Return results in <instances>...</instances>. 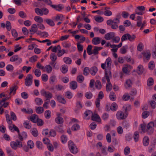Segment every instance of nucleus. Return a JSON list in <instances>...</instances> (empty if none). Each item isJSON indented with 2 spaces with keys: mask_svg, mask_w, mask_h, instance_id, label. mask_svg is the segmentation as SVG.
I'll return each mask as SVG.
<instances>
[{
  "mask_svg": "<svg viewBox=\"0 0 156 156\" xmlns=\"http://www.w3.org/2000/svg\"><path fill=\"white\" fill-rule=\"evenodd\" d=\"M77 87V84L76 82L75 81H73L70 84V87L73 90L76 89Z\"/></svg>",
  "mask_w": 156,
  "mask_h": 156,
  "instance_id": "nucleus-24",
  "label": "nucleus"
},
{
  "mask_svg": "<svg viewBox=\"0 0 156 156\" xmlns=\"http://www.w3.org/2000/svg\"><path fill=\"white\" fill-rule=\"evenodd\" d=\"M63 61L66 64L68 65L70 64L72 62L71 58L67 57L63 58Z\"/></svg>",
  "mask_w": 156,
  "mask_h": 156,
  "instance_id": "nucleus-28",
  "label": "nucleus"
},
{
  "mask_svg": "<svg viewBox=\"0 0 156 156\" xmlns=\"http://www.w3.org/2000/svg\"><path fill=\"white\" fill-rule=\"evenodd\" d=\"M128 33L125 34L122 36L121 38V41L122 42H123L124 41L128 40Z\"/></svg>",
  "mask_w": 156,
  "mask_h": 156,
  "instance_id": "nucleus-52",
  "label": "nucleus"
},
{
  "mask_svg": "<svg viewBox=\"0 0 156 156\" xmlns=\"http://www.w3.org/2000/svg\"><path fill=\"white\" fill-rule=\"evenodd\" d=\"M149 138L147 136H145L143 140V144L144 146H146L148 145L149 144Z\"/></svg>",
  "mask_w": 156,
  "mask_h": 156,
  "instance_id": "nucleus-29",
  "label": "nucleus"
},
{
  "mask_svg": "<svg viewBox=\"0 0 156 156\" xmlns=\"http://www.w3.org/2000/svg\"><path fill=\"white\" fill-rule=\"evenodd\" d=\"M57 81L56 77L55 75H53L51 76L49 78V82L51 84H53L54 83Z\"/></svg>",
  "mask_w": 156,
  "mask_h": 156,
  "instance_id": "nucleus-22",
  "label": "nucleus"
},
{
  "mask_svg": "<svg viewBox=\"0 0 156 156\" xmlns=\"http://www.w3.org/2000/svg\"><path fill=\"white\" fill-rule=\"evenodd\" d=\"M79 121L75 119H73L71 121V123L73 125L72 127V129L74 131H76L79 130L80 128V126L78 124Z\"/></svg>",
  "mask_w": 156,
  "mask_h": 156,
  "instance_id": "nucleus-6",
  "label": "nucleus"
},
{
  "mask_svg": "<svg viewBox=\"0 0 156 156\" xmlns=\"http://www.w3.org/2000/svg\"><path fill=\"white\" fill-rule=\"evenodd\" d=\"M76 79L78 82L81 83L83 81L84 77L82 75H79L77 77Z\"/></svg>",
  "mask_w": 156,
  "mask_h": 156,
  "instance_id": "nucleus-55",
  "label": "nucleus"
},
{
  "mask_svg": "<svg viewBox=\"0 0 156 156\" xmlns=\"http://www.w3.org/2000/svg\"><path fill=\"white\" fill-rule=\"evenodd\" d=\"M73 94L70 91H68L65 93V96L69 99H71L73 97Z\"/></svg>",
  "mask_w": 156,
  "mask_h": 156,
  "instance_id": "nucleus-57",
  "label": "nucleus"
},
{
  "mask_svg": "<svg viewBox=\"0 0 156 156\" xmlns=\"http://www.w3.org/2000/svg\"><path fill=\"white\" fill-rule=\"evenodd\" d=\"M130 151V149L129 147H126L125 148L124 150V152L125 155H128L129 154Z\"/></svg>",
  "mask_w": 156,
  "mask_h": 156,
  "instance_id": "nucleus-54",
  "label": "nucleus"
},
{
  "mask_svg": "<svg viewBox=\"0 0 156 156\" xmlns=\"http://www.w3.org/2000/svg\"><path fill=\"white\" fill-rule=\"evenodd\" d=\"M61 70L63 73H65L68 70V67L66 65H63L61 68Z\"/></svg>",
  "mask_w": 156,
  "mask_h": 156,
  "instance_id": "nucleus-30",
  "label": "nucleus"
},
{
  "mask_svg": "<svg viewBox=\"0 0 156 156\" xmlns=\"http://www.w3.org/2000/svg\"><path fill=\"white\" fill-rule=\"evenodd\" d=\"M10 146L13 149L16 150L18 147H22L23 146L22 142L21 141L16 140L15 142H10Z\"/></svg>",
  "mask_w": 156,
  "mask_h": 156,
  "instance_id": "nucleus-3",
  "label": "nucleus"
},
{
  "mask_svg": "<svg viewBox=\"0 0 156 156\" xmlns=\"http://www.w3.org/2000/svg\"><path fill=\"white\" fill-rule=\"evenodd\" d=\"M118 108V106L115 103H113L111 105L110 108L113 111H116Z\"/></svg>",
  "mask_w": 156,
  "mask_h": 156,
  "instance_id": "nucleus-46",
  "label": "nucleus"
},
{
  "mask_svg": "<svg viewBox=\"0 0 156 156\" xmlns=\"http://www.w3.org/2000/svg\"><path fill=\"white\" fill-rule=\"evenodd\" d=\"M154 131V127L149 123L147 124L146 126V129L145 132L149 135H152Z\"/></svg>",
  "mask_w": 156,
  "mask_h": 156,
  "instance_id": "nucleus-10",
  "label": "nucleus"
},
{
  "mask_svg": "<svg viewBox=\"0 0 156 156\" xmlns=\"http://www.w3.org/2000/svg\"><path fill=\"white\" fill-rule=\"evenodd\" d=\"M23 126L25 128L29 129L31 128V124L28 121H25L23 123Z\"/></svg>",
  "mask_w": 156,
  "mask_h": 156,
  "instance_id": "nucleus-31",
  "label": "nucleus"
},
{
  "mask_svg": "<svg viewBox=\"0 0 156 156\" xmlns=\"http://www.w3.org/2000/svg\"><path fill=\"white\" fill-rule=\"evenodd\" d=\"M34 20L37 22L38 23H41L43 22V18L39 16H36L34 18Z\"/></svg>",
  "mask_w": 156,
  "mask_h": 156,
  "instance_id": "nucleus-32",
  "label": "nucleus"
},
{
  "mask_svg": "<svg viewBox=\"0 0 156 156\" xmlns=\"http://www.w3.org/2000/svg\"><path fill=\"white\" fill-rule=\"evenodd\" d=\"M33 77L31 74H28L25 80V84L26 86H31L33 83Z\"/></svg>",
  "mask_w": 156,
  "mask_h": 156,
  "instance_id": "nucleus-5",
  "label": "nucleus"
},
{
  "mask_svg": "<svg viewBox=\"0 0 156 156\" xmlns=\"http://www.w3.org/2000/svg\"><path fill=\"white\" fill-rule=\"evenodd\" d=\"M95 86L96 88L97 89H101V82L99 80H97L95 83Z\"/></svg>",
  "mask_w": 156,
  "mask_h": 156,
  "instance_id": "nucleus-49",
  "label": "nucleus"
},
{
  "mask_svg": "<svg viewBox=\"0 0 156 156\" xmlns=\"http://www.w3.org/2000/svg\"><path fill=\"white\" fill-rule=\"evenodd\" d=\"M37 147L40 150H42L43 149L44 147L42 143L40 141H37L36 143Z\"/></svg>",
  "mask_w": 156,
  "mask_h": 156,
  "instance_id": "nucleus-37",
  "label": "nucleus"
},
{
  "mask_svg": "<svg viewBox=\"0 0 156 156\" xmlns=\"http://www.w3.org/2000/svg\"><path fill=\"white\" fill-rule=\"evenodd\" d=\"M95 20L98 23L102 22L104 20V18L103 17L99 16L96 17L95 18Z\"/></svg>",
  "mask_w": 156,
  "mask_h": 156,
  "instance_id": "nucleus-63",
  "label": "nucleus"
},
{
  "mask_svg": "<svg viewBox=\"0 0 156 156\" xmlns=\"http://www.w3.org/2000/svg\"><path fill=\"white\" fill-rule=\"evenodd\" d=\"M9 129L12 132L16 131L18 133H19V128L15 125L12 124V123L11 124H9Z\"/></svg>",
  "mask_w": 156,
  "mask_h": 156,
  "instance_id": "nucleus-14",
  "label": "nucleus"
},
{
  "mask_svg": "<svg viewBox=\"0 0 156 156\" xmlns=\"http://www.w3.org/2000/svg\"><path fill=\"white\" fill-rule=\"evenodd\" d=\"M132 68V66L129 65H126L122 68V71L123 72L126 74L128 73L130 70Z\"/></svg>",
  "mask_w": 156,
  "mask_h": 156,
  "instance_id": "nucleus-11",
  "label": "nucleus"
},
{
  "mask_svg": "<svg viewBox=\"0 0 156 156\" xmlns=\"http://www.w3.org/2000/svg\"><path fill=\"white\" fill-rule=\"evenodd\" d=\"M5 27L8 31H10L11 30L12 28L11 25L9 21H7L6 22Z\"/></svg>",
  "mask_w": 156,
  "mask_h": 156,
  "instance_id": "nucleus-50",
  "label": "nucleus"
},
{
  "mask_svg": "<svg viewBox=\"0 0 156 156\" xmlns=\"http://www.w3.org/2000/svg\"><path fill=\"white\" fill-rule=\"evenodd\" d=\"M85 97L88 99H90L92 98L93 94L90 92H87L85 93Z\"/></svg>",
  "mask_w": 156,
  "mask_h": 156,
  "instance_id": "nucleus-51",
  "label": "nucleus"
},
{
  "mask_svg": "<svg viewBox=\"0 0 156 156\" xmlns=\"http://www.w3.org/2000/svg\"><path fill=\"white\" fill-rule=\"evenodd\" d=\"M111 77L112 74L110 70L106 71L105 73V76L102 79V82L103 83H105L106 80L107 83H109L110 82V78Z\"/></svg>",
  "mask_w": 156,
  "mask_h": 156,
  "instance_id": "nucleus-8",
  "label": "nucleus"
},
{
  "mask_svg": "<svg viewBox=\"0 0 156 156\" xmlns=\"http://www.w3.org/2000/svg\"><path fill=\"white\" fill-rule=\"evenodd\" d=\"M128 48V46L127 45L123 46L120 49V52L122 54L126 53V50Z\"/></svg>",
  "mask_w": 156,
  "mask_h": 156,
  "instance_id": "nucleus-33",
  "label": "nucleus"
},
{
  "mask_svg": "<svg viewBox=\"0 0 156 156\" xmlns=\"http://www.w3.org/2000/svg\"><path fill=\"white\" fill-rule=\"evenodd\" d=\"M41 77L42 80L44 82H46L48 80V76L45 74H43L41 76Z\"/></svg>",
  "mask_w": 156,
  "mask_h": 156,
  "instance_id": "nucleus-56",
  "label": "nucleus"
},
{
  "mask_svg": "<svg viewBox=\"0 0 156 156\" xmlns=\"http://www.w3.org/2000/svg\"><path fill=\"white\" fill-rule=\"evenodd\" d=\"M37 27L36 24H33L31 26V29L30 30V32L31 33V34H33L36 32L37 30Z\"/></svg>",
  "mask_w": 156,
  "mask_h": 156,
  "instance_id": "nucleus-20",
  "label": "nucleus"
},
{
  "mask_svg": "<svg viewBox=\"0 0 156 156\" xmlns=\"http://www.w3.org/2000/svg\"><path fill=\"white\" fill-rule=\"evenodd\" d=\"M34 10L37 15L40 16L43 15L42 8L41 9L38 8H36Z\"/></svg>",
  "mask_w": 156,
  "mask_h": 156,
  "instance_id": "nucleus-44",
  "label": "nucleus"
},
{
  "mask_svg": "<svg viewBox=\"0 0 156 156\" xmlns=\"http://www.w3.org/2000/svg\"><path fill=\"white\" fill-rule=\"evenodd\" d=\"M37 34L40 35L42 37H47L48 36V34L47 32H38L37 33Z\"/></svg>",
  "mask_w": 156,
  "mask_h": 156,
  "instance_id": "nucleus-48",
  "label": "nucleus"
},
{
  "mask_svg": "<svg viewBox=\"0 0 156 156\" xmlns=\"http://www.w3.org/2000/svg\"><path fill=\"white\" fill-rule=\"evenodd\" d=\"M112 40L113 43H117L120 41V38L119 36H114Z\"/></svg>",
  "mask_w": 156,
  "mask_h": 156,
  "instance_id": "nucleus-47",
  "label": "nucleus"
},
{
  "mask_svg": "<svg viewBox=\"0 0 156 156\" xmlns=\"http://www.w3.org/2000/svg\"><path fill=\"white\" fill-rule=\"evenodd\" d=\"M105 63L107 68H110L112 64V60L111 58L109 57L107 58Z\"/></svg>",
  "mask_w": 156,
  "mask_h": 156,
  "instance_id": "nucleus-27",
  "label": "nucleus"
},
{
  "mask_svg": "<svg viewBox=\"0 0 156 156\" xmlns=\"http://www.w3.org/2000/svg\"><path fill=\"white\" fill-rule=\"evenodd\" d=\"M45 21L48 25L51 26H54L55 25L54 21L52 20L47 19L45 20Z\"/></svg>",
  "mask_w": 156,
  "mask_h": 156,
  "instance_id": "nucleus-42",
  "label": "nucleus"
},
{
  "mask_svg": "<svg viewBox=\"0 0 156 156\" xmlns=\"http://www.w3.org/2000/svg\"><path fill=\"white\" fill-rule=\"evenodd\" d=\"M68 145L70 152L74 154H76L78 152V150L75 144L72 141H69Z\"/></svg>",
  "mask_w": 156,
  "mask_h": 156,
  "instance_id": "nucleus-2",
  "label": "nucleus"
},
{
  "mask_svg": "<svg viewBox=\"0 0 156 156\" xmlns=\"http://www.w3.org/2000/svg\"><path fill=\"white\" fill-rule=\"evenodd\" d=\"M101 117L103 120L106 121L109 118V115L107 113H104L102 114Z\"/></svg>",
  "mask_w": 156,
  "mask_h": 156,
  "instance_id": "nucleus-62",
  "label": "nucleus"
},
{
  "mask_svg": "<svg viewBox=\"0 0 156 156\" xmlns=\"http://www.w3.org/2000/svg\"><path fill=\"white\" fill-rule=\"evenodd\" d=\"M50 58L52 61L55 62L57 59V55L55 53H52L50 55Z\"/></svg>",
  "mask_w": 156,
  "mask_h": 156,
  "instance_id": "nucleus-45",
  "label": "nucleus"
},
{
  "mask_svg": "<svg viewBox=\"0 0 156 156\" xmlns=\"http://www.w3.org/2000/svg\"><path fill=\"white\" fill-rule=\"evenodd\" d=\"M128 40L130 41H133L136 38V36L134 35H131L129 34H128Z\"/></svg>",
  "mask_w": 156,
  "mask_h": 156,
  "instance_id": "nucleus-64",
  "label": "nucleus"
},
{
  "mask_svg": "<svg viewBox=\"0 0 156 156\" xmlns=\"http://www.w3.org/2000/svg\"><path fill=\"white\" fill-rule=\"evenodd\" d=\"M91 119L94 121H97L98 122H101V119L99 115L97 114H91Z\"/></svg>",
  "mask_w": 156,
  "mask_h": 156,
  "instance_id": "nucleus-13",
  "label": "nucleus"
},
{
  "mask_svg": "<svg viewBox=\"0 0 156 156\" xmlns=\"http://www.w3.org/2000/svg\"><path fill=\"white\" fill-rule=\"evenodd\" d=\"M27 145L30 149H32L34 147V144L33 141L29 140L27 142Z\"/></svg>",
  "mask_w": 156,
  "mask_h": 156,
  "instance_id": "nucleus-36",
  "label": "nucleus"
},
{
  "mask_svg": "<svg viewBox=\"0 0 156 156\" xmlns=\"http://www.w3.org/2000/svg\"><path fill=\"white\" fill-rule=\"evenodd\" d=\"M35 101L36 105H41L43 102L41 99L38 98H37L35 99Z\"/></svg>",
  "mask_w": 156,
  "mask_h": 156,
  "instance_id": "nucleus-35",
  "label": "nucleus"
},
{
  "mask_svg": "<svg viewBox=\"0 0 156 156\" xmlns=\"http://www.w3.org/2000/svg\"><path fill=\"white\" fill-rule=\"evenodd\" d=\"M46 69V71L48 73H50L52 70V67L49 65H46L45 68Z\"/></svg>",
  "mask_w": 156,
  "mask_h": 156,
  "instance_id": "nucleus-59",
  "label": "nucleus"
},
{
  "mask_svg": "<svg viewBox=\"0 0 156 156\" xmlns=\"http://www.w3.org/2000/svg\"><path fill=\"white\" fill-rule=\"evenodd\" d=\"M149 115V112L147 111H144L142 114V117L144 119L147 118Z\"/></svg>",
  "mask_w": 156,
  "mask_h": 156,
  "instance_id": "nucleus-61",
  "label": "nucleus"
},
{
  "mask_svg": "<svg viewBox=\"0 0 156 156\" xmlns=\"http://www.w3.org/2000/svg\"><path fill=\"white\" fill-rule=\"evenodd\" d=\"M44 111V108L42 107H36V112L38 114H41L43 113Z\"/></svg>",
  "mask_w": 156,
  "mask_h": 156,
  "instance_id": "nucleus-34",
  "label": "nucleus"
},
{
  "mask_svg": "<svg viewBox=\"0 0 156 156\" xmlns=\"http://www.w3.org/2000/svg\"><path fill=\"white\" fill-rule=\"evenodd\" d=\"M144 57L146 59L148 60L151 57V53L150 52H145L143 53Z\"/></svg>",
  "mask_w": 156,
  "mask_h": 156,
  "instance_id": "nucleus-40",
  "label": "nucleus"
},
{
  "mask_svg": "<svg viewBox=\"0 0 156 156\" xmlns=\"http://www.w3.org/2000/svg\"><path fill=\"white\" fill-rule=\"evenodd\" d=\"M123 108L125 110V113H127V112L129 111L131 109V106L129 105H125L123 106Z\"/></svg>",
  "mask_w": 156,
  "mask_h": 156,
  "instance_id": "nucleus-39",
  "label": "nucleus"
},
{
  "mask_svg": "<svg viewBox=\"0 0 156 156\" xmlns=\"http://www.w3.org/2000/svg\"><path fill=\"white\" fill-rule=\"evenodd\" d=\"M39 118L38 116L35 114L31 115L30 117V120L33 122L36 123L37 120Z\"/></svg>",
  "mask_w": 156,
  "mask_h": 156,
  "instance_id": "nucleus-26",
  "label": "nucleus"
},
{
  "mask_svg": "<svg viewBox=\"0 0 156 156\" xmlns=\"http://www.w3.org/2000/svg\"><path fill=\"white\" fill-rule=\"evenodd\" d=\"M92 46L91 45H89L88 46L87 51L88 54L89 55L93 54L94 55H98L99 53V51L102 49L103 48L100 47L95 46L94 47L92 51Z\"/></svg>",
  "mask_w": 156,
  "mask_h": 156,
  "instance_id": "nucleus-1",
  "label": "nucleus"
},
{
  "mask_svg": "<svg viewBox=\"0 0 156 156\" xmlns=\"http://www.w3.org/2000/svg\"><path fill=\"white\" fill-rule=\"evenodd\" d=\"M10 60L12 62H15V64L18 65L20 64L22 61L21 58L19 57L18 55H14L11 57Z\"/></svg>",
  "mask_w": 156,
  "mask_h": 156,
  "instance_id": "nucleus-7",
  "label": "nucleus"
},
{
  "mask_svg": "<svg viewBox=\"0 0 156 156\" xmlns=\"http://www.w3.org/2000/svg\"><path fill=\"white\" fill-rule=\"evenodd\" d=\"M6 150L7 153L9 156H13L14 153L9 147H7L6 148Z\"/></svg>",
  "mask_w": 156,
  "mask_h": 156,
  "instance_id": "nucleus-41",
  "label": "nucleus"
},
{
  "mask_svg": "<svg viewBox=\"0 0 156 156\" xmlns=\"http://www.w3.org/2000/svg\"><path fill=\"white\" fill-rule=\"evenodd\" d=\"M133 139L135 142H137L139 139V132L137 131L135 132L133 134Z\"/></svg>",
  "mask_w": 156,
  "mask_h": 156,
  "instance_id": "nucleus-23",
  "label": "nucleus"
},
{
  "mask_svg": "<svg viewBox=\"0 0 156 156\" xmlns=\"http://www.w3.org/2000/svg\"><path fill=\"white\" fill-rule=\"evenodd\" d=\"M51 115V112L49 110L46 111L44 113V115L46 119L50 118Z\"/></svg>",
  "mask_w": 156,
  "mask_h": 156,
  "instance_id": "nucleus-60",
  "label": "nucleus"
},
{
  "mask_svg": "<svg viewBox=\"0 0 156 156\" xmlns=\"http://www.w3.org/2000/svg\"><path fill=\"white\" fill-rule=\"evenodd\" d=\"M115 34L113 32H110L106 34L105 35V38L107 40H110L112 39L114 36H115Z\"/></svg>",
  "mask_w": 156,
  "mask_h": 156,
  "instance_id": "nucleus-12",
  "label": "nucleus"
},
{
  "mask_svg": "<svg viewBox=\"0 0 156 156\" xmlns=\"http://www.w3.org/2000/svg\"><path fill=\"white\" fill-rule=\"evenodd\" d=\"M55 121L58 124H62L63 122V119L59 116L56 118L55 119Z\"/></svg>",
  "mask_w": 156,
  "mask_h": 156,
  "instance_id": "nucleus-43",
  "label": "nucleus"
},
{
  "mask_svg": "<svg viewBox=\"0 0 156 156\" xmlns=\"http://www.w3.org/2000/svg\"><path fill=\"white\" fill-rule=\"evenodd\" d=\"M98 71L97 68L96 67H91L90 70V72L92 76H94Z\"/></svg>",
  "mask_w": 156,
  "mask_h": 156,
  "instance_id": "nucleus-25",
  "label": "nucleus"
},
{
  "mask_svg": "<svg viewBox=\"0 0 156 156\" xmlns=\"http://www.w3.org/2000/svg\"><path fill=\"white\" fill-rule=\"evenodd\" d=\"M128 115L127 113H124L123 112L121 111H118L116 114V117L118 119L122 120L125 119Z\"/></svg>",
  "mask_w": 156,
  "mask_h": 156,
  "instance_id": "nucleus-9",
  "label": "nucleus"
},
{
  "mask_svg": "<svg viewBox=\"0 0 156 156\" xmlns=\"http://www.w3.org/2000/svg\"><path fill=\"white\" fill-rule=\"evenodd\" d=\"M101 38L98 37H96L93 38L92 40L93 44L96 45L99 44L100 43Z\"/></svg>",
  "mask_w": 156,
  "mask_h": 156,
  "instance_id": "nucleus-18",
  "label": "nucleus"
},
{
  "mask_svg": "<svg viewBox=\"0 0 156 156\" xmlns=\"http://www.w3.org/2000/svg\"><path fill=\"white\" fill-rule=\"evenodd\" d=\"M55 96L57 100L59 102L63 104L66 103V101L62 95L59 94H56Z\"/></svg>",
  "mask_w": 156,
  "mask_h": 156,
  "instance_id": "nucleus-15",
  "label": "nucleus"
},
{
  "mask_svg": "<svg viewBox=\"0 0 156 156\" xmlns=\"http://www.w3.org/2000/svg\"><path fill=\"white\" fill-rule=\"evenodd\" d=\"M52 18L55 21H57L58 20L63 21L64 19V16L61 14H58L56 16L53 17Z\"/></svg>",
  "mask_w": 156,
  "mask_h": 156,
  "instance_id": "nucleus-16",
  "label": "nucleus"
},
{
  "mask_svg": "<svg viewBox=\"0 0 156 156\" xmlns=\"http://www.w3.org/2000/svg\"><path fill=\"white\" fill-rule=\"evenodd\" d=\"M40 92L41 95L47 100H49L52 97V94L50 92L46 91L44 89L41 90Z\"/></svg>",
  "mask_w": 156,
  "mask_h": 156,
  "instance_id": "nucleus-4",
  "label": "nucleus"
},
{
  "mask_svg": "<svg viewBox=\"0 0 156 156\" xmlns=\"http://www.w3.org/2000/svg\"><path fill=\"white\" fill-rule=\"evenodd\" d=\"M51 7L52 8L58 11H61L63 8L62 5V4L58 5H51Z\"/></svg>",
  "mask_w": 156,
  "mask_h": 156,
  "instance_id": "nucleus-17",
  "label": "nucleus"
},
{
  "mask_svg": "<svg viewBox=\"0 0 156 156\" xmlns=\"http://www.w3.org/2000/svg\"><path fill=\"white\" fill-rule=\"evenodd\" d=\"M112 88V86L111 83L110 82L107 83L106 85V90L107 91H110Z\"/></svg>",
  "mask_w": 156,
  "mask_h": 156,
  "instance_id": "nucleus-58",
  "label": "nucleus"
},
{
  "mask_svg": "<svg viewBox=\"0 0 156 156\" xmlns=\"http://www.w3.org/2000/svg\"><path fill=\"white\" fill-rule=\"evenodd\" d=\"M144 71V68L143 66L141 65H139L137 68L136 72L139 74H142Z\"/></svg>",
  "mask_w": 156,
  "mask_h": 156,
  "instance_id": "nucleus-21",
  "label": "nucleus"
},
{
  "mask_svg": "<svg viewBox=\"0 0 156 156\" xmlns=\"http://www.w3.org/2000/svg\"><path fill=\"white\" fill-rule=\"evenodd\" d=\"M17 89V87L16 85H14L11 87L9 89L10 91L9 93V95H11L12 94L13 95L15 94Z\"/></svg>",
  "mask_w": 156,
  "mask_h": 156,
  "instance_id": "nucleus-19",
  "label": "nucleus"
},
{
  "mask_svg": "<svg viewBox=\"0 0 156 156\" xmlns=\"http://www.w3.org/2000/svg\"><path fill=\"white\" fill-rule=\"evenodd\" d=\"M116 96L114 93L113 92H110L109 94V98L112 101H114L116 99Z\"/></svg>",
  "mask_w": 156,
  "mask_h": 156,
  "instance_id": "nucleus-38",
  "label": "nucleus"
},
{
  "mask_svg": "<svg viewBox=\"0 0 156 156\" xmlns=\"http://www.w3.org/2000/svg\"><path fill=\"white\" fill-rule=\"evenodd\" d=\"M6 69L7 71L9 72H12L13 70L14 67L12 65L9 64L7 66Z\"/></svg>",
  "mask_w": 156,
  "mask_h": 156,
  "instance_id": "nucleus-53",
  "label": "nucleus"
}]
</instances>
